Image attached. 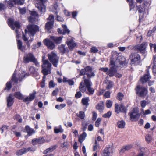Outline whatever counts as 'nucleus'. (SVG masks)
<instances>
[{
    "instance_id": "nucleus-1",
    "label": "nucleus",
    "mask_w": 156,
    "mask_h": 156,
    "mask_svg": "<svg viewBox=\"0 0 156 156\" xmlns=\"http://www.w3.org/2000/svg\"><path fill=\"white\" fill-rule=\"evenodd\" d=\"M111 55L110 60L111 65L121 67L123 66L125 63V59L123 57L118 56V54L116 51L112 52Z\"/></svg>"
},
{
    "instance_id": "nucleus-2",
    "label": "nucleus",
    "mask_w": 156,
    "mask_h": 156,
    "mask_svg": "<svg viewBox=\"0 0 156 156\" xmlns=\"http://www.w3.org/2000/svg\"><path fill=\"white\" fill-rule=\"evenodd\" d=\"M51 64L47 60L43 61V64L42 65V72L44 76L43 80L45 81V76L51 73Z\"/></svg>"
},
{
    "instance_id": "nucleus-3",
    "label": "nucleus",
    "mask_w": 156,
    "mask_h": 156,
    "mask_svg": "<svg viewBox=\"0 0 156 156\" xmlns=\"http://www.w3.org/2000/svg\"><path fill=\"white\" fill-rule=\"evenodd\" d=\"M19 71L20 72L18 75V77H16L17 68H16L13 75L12 80L14 81L15 83H17V82L19 80L20 81H21L23 78L27 77L30 75L29 73H25L24 71H22V70Z\"/></svg>"
},
{
    "instance_id": "nucleus-4",
    "label": "nucleus",
    "mask_w": 156,
    "mask_h": 156,
    "mask_svg": "<svg viewBox=\"0 0 156 156\" xmlns=\"http://www.w3.org/2000/svg\"><path fill=\"white\" fill-rule=\"evenodd\" d=\"M23 60L24 63L33 62L37 66L39 65V63L32 53H28L25 54L23 57Z\"/></svg>"
},
{
    "instance_id": "nucleus-5",
    "label": "nucleus",
    "mask_w": 156,
    "mask_h": 156,
    "mask_svg": "<svg viewBox=\"0 0 156 156\" xmlns=\"http://www.w3.org/2000/svg\"><path fill=\"white\" fill-rule=\"evenodd\" d=\"M28 31L27 32L26 29L25 30L26 35L28 33L30 37H33L35 33L39 31L38 27L36 25H30L27 26Z\"/></svg>"
},
{
    "instance_id": "nucleus-6",
    "label": "nucleus",
    "mask_w": 156,
    "mask_h": 156,
    "mask_svg": "<svg viewBox=\"0 0 156 156\" xmlns=\"http://www.w3.org/2000/svg\"><path fill=\"white\" fill-rule=\"evenodd\" d=\"M131 63L132 65H137L140 62V56L137 53H132L130 56Z\"/></svg>"
},
{
    "instance_id": "nucleus-7",
    "label": "nucleus",
    "mask_w": 156,
    "mask_h": 156,
    "mask_svg": "<svg viewBox=\"0 0 156 156\" xmlns=\"http://www.w3.org/2000/svg\"><path fill=\"white\" fill-rule=\"evenodd\" d=\"M46 1L47 0H37L35 4L36 7L38 9L41 13L46 11V6L44 4Z\"/></svg>"
},
{
    "instance_id": "nucleus-8",
    "label": "nucleus",
    "mask_w": 156,
    "mask_h": 156,
    "mask_svg": "<svg viewBox=\"0 0 156 156\" xmlns=\"http://www.w3.org/2000/svg\"><path fill=\"white\" fill-rule=\"evenodd\" d=\"M48 57L50 61L52 63L55 67H57L59 58L57 56L56 54L53 52L48 54Z\"/></svg>"
},
{
    "instance_id": "nucleus-9",
    "label": "nucleus",
    "mask_w": 156,
    "mask_h": 156,
    "mask_svg": "<svg viewBox=\"0 0 156 156\" xmlns=\"http://www.w3.org/2000/svg\"><path fill=\"white\" fill-rule=\"evenodd\" d=\"M137 94L140 97L145 96L147 93V89L145 87L138 86L136 88Z\"/></svg>"
},
{
    "instance_id": "nucleus-10",
    "label": "nucleus",
    "mask_w": 156,
    "mask_h": 156,
    "mask_svg": "<svg viewBox=\"0 0 156 156\" xmlns=\"http://www.w3.org/2000/svg\"><path fill=\"white\" fill-rule=\"evenodd\" d=\"M130 119L132 121H136L140 117V114L136 108H134L129 113Z\"/></svg>"
},
{
    "instance_id": "nucleus-11",
    "label": "nucleus",
    "mask_w": 156,
    "mask_h": 156,
    "mask_svg": "<svg viewBox=\"0 0 156 156\" xmlns=\"http://www.w3.org/2000/svg\"><path fill=\"white\" fill-rule=\"evenodd\" d=\"M25 0H9V1H5L6 3H7L9 7H12L16 4L22 5Z\"/></svg>"
},
{
    "instance_id": "nucleus-12",
    "label": "nucleus",
    "mask_w": 156,
    "mask_h": 156,
    "mask_svg": "<svg viewBox=\"0 0 156 156\" xmlns=\"http://www.w3.org/2000/svg\"><path fill=\"white\" fill-rule=\"evenodd\" d=\"M8 24L9 26L13 30H14L15 27L19 29L20 27V23L17 21L14 22L12 19L9 18L8 21Z\"/></svg>"
},
{
    "instance_id": "nucleus-13",
    "label": "nucleus",
    "mask_w": 156,
    "mask_h": 156,
    "mask_svg": "<svg viewBox=\"0 0 156 156\" xmlns=\"http://www.w3.org/2000/svg\"><path fill=\"white\" fill-rule=\"evenodd\" d=\"M113 153V149L112 147H106L103 150L101 156H112Z\"/></svg>"
},
{
    "instance_id": "nucleus-14",
    "label": "nucleus",
    "mask_w": 156,
    "mask_h": 156,
    "mask_svg": "<svg viewBox=\"0 0 156 156\" xmlns=\"http://www.w3.org/2000/svg\"><path fill=\"white\" fill-rule=\"evenodd\" d=\"M66 43L70 50H73L77 45L76 43L73 41L72 38L71 37L67 39Z\"/></svg>"
},
{
    "instance_id": "nucleus-15",
    "label": "nucleus",
    "mask_w": 156,
    "mask_h": 156,
    "mask_svg": "<svg viewBox=\"0 0 156 156\" xmlns=\"http://www.w3.org/2000/svg\"><path fill=\"white\" fill-rule=\"evenodd\" d=\"M147 45V44L145 42H143L141 44H139L136 46L135 48L140 51L142 53H144L145 52V49Z\"/></svg>"
},
{
    "instance_id": "nucleus-16",
    "label": "nucleus",
    "mask_w": 156,
    "mask_h": 156,
    "mask_svg": "<svg viewBox=\"0 0 156 156\" xmlns=\"http://www.w3.org/2000/svg\"><path fill=\"white\" fill-rule=\"evenodd\" d=\"M120 108H122V112L123 113H126V108L124 105L122 104H120L119 105L118 104L116 103L115 105V111L117 113H119L120 112L121 110Z\"/></svg>"
},
{
    "instance_id": "nucleus-17",
    "label": "nucleus",
    "mask_w": 156,
    "mask_h": 156,
    "mask_svg": "<svg viewBox=\"0 0 156 156\" xmlns=\"http://www.w3.org/2000/svg\"><path fill=\"white\" fill-rule=\"evenodd\" d=\"M112 66L110 67L108 69V72L107 73V74L109 75L110 77H112L115 76V74L117 72L116 68L117 67L115 66L114 65H112Z\"/></svg>"
},
{
    "instance_id": "nucleus-18",
    "label": "nucleus",
    "mask_w": 156,
    "mask_h": 156,
    "mask_svg": "<svg viewBox=\"0 0 156 156\" xmlns=\"http://www.w3.org/2000/svg\"><path fill=\"white\" fill-rule=\"evenodd\" d=\"M86 74L88 78H90L95 76L94 73L92 72V68L89 66L86 67Z\"/></svg>"
},
{
    "instance_id": "nucleus-19",
    "label": "nucleus",
    "mask_w": 156,
    "mask_h": 156,
    "mask_svg": "<svg viewBox=\"0 0 156 156\" xmlns=\"http://www.w3.org/2000/svg\"><path fill=\"white\" fill-rule=\"evenodd\" d=\"M62 27L63 28L62 29H61L59 28L58 29V31L59 34L65 35L66 34L69 33L70 31L67 28L66 25H62Z\"/></svg>"
},
{
    "instance_id": "nucleus-20",
    "label": "nucleus",
    "mask_w": 156,
    "mask_h": 156,
    "mask_svg": "<svg viewBox=\"0 0 156 156\" xmlns=\"http://www.w3.org/2000/svg\"><path fill=\"white\" fill-rule=\"evenodd\" d=\"M44 44L46 45L49 49H53L55 47L54 43L48 39H45L44 41Z\"/></svg>"
},
{
    "instance_id": "nucleus-21",
    "label": "nucleus",
    "mask_w": 156,
    "mask_h": 156,
    "mask_svg": "<svg viewBox=\"0 0 156 156\" xmlns=\"http://www.w3.org/2000/svg\"><path fill=\"white\" fill-rule=\"evenodd\" d=\"M13 96L12 94H9V96L7 98V106L10 107L14 103Z\"/></svg>"
},
{
    "instance_id": "nucleus-22",
    "label": "nucleus",
    "mask_w": 156,
    "mask_h": 156,
    "mask_svg": "<svg viewBox=\"0 0 156 156\" xmlns=\"http://www.w3.org/2000/svg\"><path fill=\"white\" fill-rule=\"evenodd\" d=\"M63 37L62 36H60L59 37L51 36L50 37V38L53 40L55 43L56 44H59L61 43L62 41V39Z\"/></svg>"
},
{
    "instance_id": "nucleus-23",
    "label": "nucleus",
    "mask_w": 156,
    "mask_h": 156,
    "mask_svg": "<svg viewBox=\"0 0 156 156\" xmlns=\"http://www.w3.org/2000/svg\"><path fill=\"white\" fill-rule=\"evenodd\" d=\"M31 16L28 18L30 22H32L34 21V18L38 16V15L36 11H32L30 12Z\"/></svg>"
},
{
    "instance_id": "nucleus-24",
    "label": "nucleus",
    "mask_w": 156,
    "mask_h": 156,
    "mask_svg": "<svg viewBox=\"0 0 156 156\" xmlns=\"http://www.w3.org/2000/svg\"><path fill=\"white\" fill-rule=\"evenodd\" d=\"M25 130L28 134L26 136V137H28V136H30L35 133L34 130L30 128L28 126H26Z\"/></svg>"
},
{
    "instance_id": "nucleus-25",
    "label": "nucleus",
    "mask_w": 156,
    "mask_h": 156,
    "mask_svg": "<svg viewBox=\"0 0 156 156\" xmlns=\"http://www.w3.org/2000/svg\"><path fill=\"white\" fill-rule=\"evenodd\" d=\"M147 73L144 75L143 77L141 78L140 80L143 83L148 81L151 78L149 74L148 73V69L147 70Z\"/></svg>"
},
{
    "instance_id": "nucleus-26",
    "label": "nucleus",
    "mask_w": 156,
    "mask_h": 156,
    "mask_svg": "<svg viewBox=\"0 0 156 156\" xmlns=\"http://www.w3.org/2000/svg\"><path fill=\"white\" fill-rule=\"evenodd\" d=\"M149 6L146 7L145 5H140L138 7L137 10L138 12L140 14L142 13L144 14V11H145V10L147 9Z\"/></svg>"
},
{
    "instance_id": "nucleus-27",
    "label": "nucleus",
    "mask_w": 156,
    "mask_h": 156,
    "mask_svg": "<svg viewBox=\"0 0 156 156\" xmlns=\"http://www.w3.org/2000/svg\"><path fill=\"white\" fill-rule=\"evenodd\" d=\"M28 151L26 148H23L22 149L17 150L16 153V154L17 156H21L27 152Z\"/></svg>"
},
{
    "instance_id": "nucleus-28",
    "label": "nucleus",
    "mask_w": 156,
    "mask_h": 156,
    "mask_svg": "<svg viewBox=\"0 0 156 156\" xmlns=\"http://www.w3.org/2000/svg\"><path fill=\"white\" fill-rule=\"evenodd\" d=\"M96 109L100 112H102L104 108V104L103 101H101L96 106Z\"/></svg>"
},
{
    "instance_id": "nucleus-29",
    "label": "nucleus",
    "mask_w": 156,
    "mask_h": 156,
    "mask_svg": "<svg viewBox=\"0 0 156 156\" xmlns=\"http://www.w3.org/2000/svg\"><path fill=\"white\" fill-rule=\"evenodd\" d=\"M90 79L89 78H88L87 79H85L84 80V83L86 88L91 87L92 85V83Z\"/></svg>"
},
{
    "instance_id": "nucleus-30",
    "label": "nucleus",
    "mask_w": 156,
    "mask_h": 156,
    "mask_svg": "<svg viewBox=\"0 0 156 156\" xmlns=\"http://www.w3.org/2000/svg\"><path fill=\"white\" fill-rule=\"evenodd\" d=\"M57 147L56 145H54L51 146L49 148L47 149L44 151V154H46L48 153H49L53 151Z\"/></svg>"
},
{
    "instance_id": "nucleus-31",
    "label": "nucleus",
    "mask_w": 156,
    "mask_h": 156,
    "mask_svg": "<svg viewBox=\"0 0 156 156\" xmlns=\"http://www.w3.org/2000/svg\"><path fill=\"white\" fill-rule=\"evenodd\" d=\"M125 122L123 120L119 121L117 122V126L118 128L122 129L125 127Z\"/></svg>"
},
{
    "instance_id": "nucleus-32",
    "label": "nucleus",
    "mask_w": 156,
    "mask_h": 156,
    "mask_svg": "<svg viewBox=\"0 0 156 156\" xmlns=\"http://www.w3.org/2000/svg\"><path fill=\"white\" fill-rule=\"evenodd\" d=\"M14 96L19 100H22L23 99V96L20 92H16L14 94Z\"/></svg>"
},
{
    "instance_id": "nucleus-33",
    "label": "nucleus",
    "mask_w": 156,
    "mask_h": 156,
    "mask_svg": "<svg viewBox=\"0 0 156 156\" xmlns=\"http://www.w3.org/2000/svg\"><path fill=\"white\" fill-rule=\"evenodd\" d=\"M87 136V134L85 132H83L81 134H80L79 137V141L81 143L84 141Z\"/></svg>"
},
{
    "instance_id": "nucleus-34",
    "label": "nucleus",
    "mask_w": 156,
    "mask_h": 156,
    "mask_svg": "<svg viewBox=\"0 0 156 156\" xmlns=\"http://www.w3.org/2000/svg\"><path fill=\"white\" fill-rule=\"evenodd\" d=\"M16 40L17 41V44L18 49H20L23 52L25 50L24 47L22 46L21 41L17 39Z\"/></svg>"
},
{
    "instance_id": "nucleus-35",
    "label": "nucleus",
    "mask_w": 156,
    "mask_h": 156,
    "mask_svg": "<svg viewBox=\"0 0 156 156\" xmlns=\"http://www.w3.org/2000/svg\"><path fill=\"white\" fill-rule=\"evenodd\" d=\"M89 101V97H85L83 98L82 100V102L83 104L86 106L89 105L88 102Z\"/></svg>"
},
{
    "instance_id": "nucleus-36",
    "label": "nucleus",
    "mask_w": 156,
    "mask_h": 156,
    "mask_svg": "<svg viewBox=\"0 0 156 156\" xmlns=\"http://www.w3.org/2000/svg\"><path fill=\"white\" fill-rule=\"evenodd\" d=\"M63 82H67L70 85H73L74 84V82L72 79H69L65 77H64L63 80Z\"/></svg>"
},
{
    "instance_id": "nucleus-37",
    "label": "nucleus",
    "mask_w": 156,
    "mask_h": 156,
    "mask_svg": "<svg viewBox=\"0 0 156 156\" xmlns=\"http://www.w3.org/2000/svg\"><path fill=\"white\" fill-rule=\"evenodd\" d=\"M137 2L139 3L140 4V5H146V7L149 6L150 4L144 0H136Z\"/></svg>"
},
{
    "instance_id": "nucleus-38",
    "label": "nucleus",
    "mask_w": 156,
    "mask_h": 156,
    "mask_svg": "<svg viewBox=\"0 0 156 156\" xmlns=\"http://www.w3.org/2000/svg\"><path fill=\"white\" fill-rule=\"evenodd\" d=\"M54 22H48L46 24L45 28L48 31H49L52 27Z\"/></svg>"
},
{
    "instance_id": "nucleus-39",
    "label": "nucleus",
    "mask_w": 156,
    "mask_h": 156,
    "mask_svg": "<svg viewBox=\"0 0 156 156\" xmlns=\"http://www.w3.org/2000/svg\"><path fill=\"white\" fill-rule=\"evenodd\" d=\"M76 115L81 119H84L85 117V113L82 111H80L79 113H77Z\"/></svg>"
},
{
    "instance_id": "nucleus-40",
    "label": "nucleus",
    "mask_w": 156,
    "mask_h": 156,
    "mask_svg": "<svg viewBox=\"0 0 156 156\" xmlns=\"http://www.w3.org/2000/svg\"><path fill=\"white\" fill-rule=\"evenodd\" d=\"M58 48L61 52L62 53H64L66 51L67 48L65 47V46L63 44H62L59 46Z\"/></svg>"
},
{
    "instance_id": "nucleus-41",
    "label": "nucleus",
    "mask_w": 156,
    "mask_h": 156,
    "mask_svg": "<svg viewBox=\"0 0 156 156\" xmlns=\"http://www.w3.org/2000/svg\"><path fill=\"white\" fill-rule=\"evenodd\" d=\"M79 88L80 90L82 92H84L86 90V88L83 85V81L80 83Z\"/></svg>"
},
{
    "instance_id": "nucleus-42",
    "label": "nucleus",
    "mask_w": 156,
    "mask_h": 156,
    "mask_svg": "<svg viewBox=\"0 0 156 156\" xmlns=\"http://www.w3.org/2000/svg\"><path fill=\"white\" fill-rule=\"evenodd\" d=\"M132 147V146L131 145H128L123 147L121 149V151L122 152H125L126 151H127L131 149Z\"/></svg>"
},
{
    "instance_id": "nucleus-43",
    "label": "nucleus",
    "mask_w": 156,
    "mask_h": 156,
    "mask_svg": "<svg viewBox=\"0 0 156 156\" xmlns=\"http://www.w3.org/2000/svg\"><path fill=\"white\" fill-rule=\"evenodd\" d=\"M139 150L140 152L138 155L137 156H144L145 148L143 147H140L139 148Z\"/></svg>"
},
{
    "instance_id": "nucleus-44",
    "label": "nucleus",
    "mask_w": 156,
    "mask_h": 156,
    "mask_svg": "<svg viewBox=\"0 0 156 156\" xmlns=\"http://www.w3.org/2000/svg\"><path fill=\"white\" fill-rule=\"evenodd\" d=\"M59 126V128H57L56 127H55L54 128V133H62L63 132V130L61 128V125H60Z\"/></svg>"
},
{
    "instance_id": "nucleus-45",
    "label": "nucleus",
    "mask_w": 156,
    "mask_h": 156,
    "mask_svg": "<svg viewBox=\"0 0 156 156\" xmlns=\"http://www.w3.org/2000/svg\"><path fill=\"white\" fill-rule=\"evenodd\" d=\"M153 58L154 65L153 66V72L154 74H156V57L155 58V56H154Z\"/></svg>"
},
{
    "instance_id": "nucleus-46",
    "label": "nucleus",
    "mask_w": 156,
    "mask_h": 156,
    "mask_svg": "<svg viewBox=\"0 0 156 156\" xmlns=\"http://www.w3.org/2000/svg\"><path fill=\"white\" fill-rule=\"evenodd\" d=\"M100 147L99 144L98 143L97 140H95L94 145L93 146V151H97L99 150Z\"/></svg>"
},
{
    "instance_id": "nucleus-47",
    "label": "nucleus",
    "mask_w": 156,
    "mask_h": 156,
    "mask_svg": "<svg viewBox=\"0 0 156 156\" xmlns=\"http://www.w3.org/2000/svg\"><path fill=\"white\" fill-rule=\"evenodd\" d=\"M152 139V136L150 134L146 135L145 136V139L146 142L149 143L151 142Z\"/></svg>"
},
{
    "instance_id": "nucleus-48",
    "label": "nucleus",
    "mask_w": 156,
    "mask_h": 156,
    "mask_svg": "<svg viewBox=\"0 0 156 156\" xmlns=\"http://www.w3.org/2000/svg\"><path fill=\"white\" fill-rule=\"evenodd\" d=\"M66 104H61L60 105H55V108L59 110L62 109L66 106Z\"/></svg>"
},
{
    "instance_id": "nucleus-49",
    "label": "nucleus",
    "mask_w": 156,
    "mask_h": 156,
    "mask_svg": "<svg viewBox=\"0 0 156 156\" xmlns=\"http://www.w3.org/2000/svg\"><path fill=\"white\" fill-rule=\"evenodd\" d=\"M87 88V91H88L87 94L89 95H92L94 92V89L93 88H91V87H89Z\"/></svg>"
},
{
    "instance_id": "nucleus-50",
    "label": "nucleus",
    "mask_w": 156,
    "mask_h": 156,
    "mask_svg": "<svg viewBox=\"0 0 156 156\" xmlns=\"http://www.w3.org/2000/svg\"><path fill=\"white\" fill-rule=\"evenodd\" d=\"M127 2L129 3L130 10H131L132 9H133L134 7V5L133 4V0H126Z\"/></svg>"
},
{
    "instance_id": "nucleus-51",
    "label": "nucleus",
    "mask_w": 156,
    "mask_h": 156,
    "mask_svg": "<svg viewBox=\"0 0 156 156\" xmlns=\"http://www.w3.org/2000/svg\"><path fill=\"white\" fill-rule=\"evenodd\" d=\"M29 71L31 74H37V70L34 67H31L29 69Z\"/></svg>"
},
{
    "instance_id": "nucleus-52",
    "label": "nucleus",
    "mask_w": 156,
    "mask_h": 156,
    "mask_svg": "<svg viewBox=\"0 0 156 156\" xmlns=\"http://www.w3.org/2000/svg\"><path fill=\"white\" fill-rule=\"evenodd\" d=\"M14 119H16L18 122H22V119L20 115L18 114L14 116Z\"/></svg>"
},
{
    "instance_id": "nucleus-53",
    "label": "nucleus",
    "mask_w": 156,
    "mask_h": 156,
    "mask_svg": "<svg viewBox=\"0 0 156 156\" xmlns=\"http://www.w3.org/2000/svg\"><path fill=\"white\" fill-rule=\"evenodd\" d=\"M156 30V27H154L152 30H150L147 33V35L148 36H151L152 34H153L154 33V32H155V31Z\"/></svg>"
},
{
    "instance_id": "nucleus-54",
    "label": "nucleus",
    "mask_w": 156,
    "mask_h": 156,
    "mask_svg": "<svg viewBox=\"0 0 156 156\" xmlns=\"http://www.w3.org/2000/svg\"><path fill=\"white\" fill-rule=\"evenodd\" d=\"M113 85V83L112 81H109L107 83L106 88L109 89L112 88Z\"/></svg>"
},
{
    "instance_id": "nucleus-55",
    "label": "nucleus",
    "mask_w": 156,
    "mask_h": 156,
    "mask_svg": "<svg viewBox=\"0 0 156 156\" xmlns=\"http://www.w3.org/2000/svg\"><path fill=\"white\" fill-rule=\"evenodd\" d=\"M112 105V102L110 100H107L106 103V105L107 108H110Z\"/></svg>"
},
{
    "instance_id": "nucleus-56",
    "label": "nucleus",
    "mask_w": 156,
    "mask_h": 156,
    "mask_svg": "<svg viewBox=\"0 0 156 156\" xmlns=\"http://www.w3.org/2000/svg\"><path fill=\"white\" fill-rule=\"evenodd\" d=\"M11 81L7 82L6 83L5 89H7L8 90H9L11 88Z\"/></svg>"
},
{
    "instance_id": "nucleus-57",
    "label": "nucleus",
    "mask_w": 156,
    "mask_h": 156,
    "mask_svg": "<svg viewBox=\"0 0 156 156\" xmlns=\"http://www.w3.org/2000/svg\"><path fill=\"white\" fill-rule=\"evenodd\" d=\"M123 97L124 95L122 93L119 92L118 94L117 98L119 100L121 101L122 99V98Z\"/></svg>"
},
{
    "instance_id": "nucleus-58",
    "label": "nucleus",
    "mask_w": 156,
    "mask_h": 156,
    "mask_svg": "<svg viewBox=\"0 0 156 156\" xmlns=\"http://www.w3.org/2000/svg\"><path fill=\"white\" fill-rule=\"evenodd\" d=\"M36 94V92L34 91L32 93H31L29 95V97L30 99V100L31 101L34 99Z\"/></svg>"
},
{
    "instance_id": "nucleus-59",
    "label": "nucleus",
    "mask_w": 156,
    "mask_h": 156,
    "mask_svg": "<svg viewBox=\"0 0 156 156\" xmlns=\"http://www.w3.org/2000/svg\"><path fill=\"white\" fill-rule=\"evenodd\" d=\"M111 112L110 111H108L107 113L104 114L103 115V117L104 118H109L111 115Z\"/></svg>"
},
{
    "instance_id": "nucleus-60",
    "label": "nucleus",
    "mask_w": 156,
    "mask_h": 156,
    "mask_svg": "<svg viewBox=\"0 0 156 156\" xmlns=\"http://www.w3.org/2000/svg\"><path fill=\"white\" fill-rule=\"evenodd\" d=\"M37 140L38 144H42L44 143L45 141V140L43 138H39L38 139V140Z\"/></svg>"
},
{
    "instance_id": "nucleus-61",
    "label": "nucleus",
    "mask_w": 156,
    "mask_h": 156,
    "mask_svg": "<svg viewBox=\"0 0 156 156\" xmlns=\"http://www.w3.org/2000/svg\"><path fill=\"white\" fill-rule=\"evenodd\" d=\"M24 144V142L23 141L18 142L16 144V146L18 148H20Z\"/></svg>"
},
{
    "instance_id": "nucleus-62",
    "label": "nucleus",
    "mask_w": 156,
    "mask_h": 156,
    "mask_svg": "<svg viewBox=\"0 0 156 156\" xmlns=\"http://www.w3.org/2000/svg\"><path fill=\"white\" fill-rule=\"evenodd\" d=\"M140 104L141 107L143 108H144L146 104H147V101L145 100H143L140 101Z\"/></svg>"
},
{
    "instance_id": "nucleus-63",
    "label": "nucleus",
    "mask_w": 156,
    "mask_h": 156,
    "mask_svg": "<svg viewBox=\"0 0 156 156\" xmlns=\"http://www.w3.org/2000/svg\"><path fill=\"white\" fill-rule=\"evenodd\" d=\"M101 121V119L100 118H98L95 123V125L96 127H99L100 122Z\"/></svg>"
},
{
    "instance_id": "nucleus-64",
    "label": "nucleus",
    "mask_w": 156,
    "mask_h": 156,
    "mask_svg": "<svg viewBox=\"0 0 156 156\" xmlns=\"http://www.w3.org/2000/svg\"><path fill=\"white\" fill-rule=\"evenodd\" d=\"M91 51L93 53H95L98 52V50L96 47H93L91 48Z\"/></svg>"
}]
</instances>
